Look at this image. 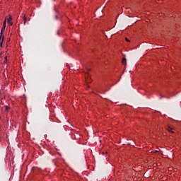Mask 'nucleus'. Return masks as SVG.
Here are the masks:
<instances>
[{"label":"nucleus","instance_id":"obj_8","mask_svg":"<svg viewBox=\"0 0 181 181\" xmlns=\"http://www.w3.org/2000/svg\"><path fill=\"white\" fill-rule=\"evenodd\" d=\"M6 111H9V107L6 106Z\"/></svg>","mask_w":181,"mask_h":181},{"label":"nucleus","instance_id":"obj_1","mask_svg":"<svg viewBox=\"0 0 181 181\" xmlns=\"http://www.w3.org/2000/svg\"><path fill=\"white\" fill-rule=\"evenodd\" d=\"M7 22L8 23H9L11 26L13 25V23L12 22V16H9V17L7 19Z\"/></svg>","mask_w":181,"mask_h":181},{"label":"nucleus","instance_id":"obj_12","mask_svg":"<svg viewBox=\"0 0 181 181\" xmlns=\"http://www.w3.org/2000/svg\"><path fill=\"white\" fill-rule=\"evenodd\" d=\"M58 16H55V19H58Z\"/></svg>","mask_w":181,"mask_h":181},{"label":"nucleus","instance_id":"obj_4","mask_svg":"<svg viewBox=\"0 0 181 181\" xmlns=\"http://www.w3.org/2000/svg\"><path fill=\"white\" fill-rule=\"evenodd\" d=\"M167 130H168L169 132L173 133V129L170 127V126L167 127Z\"/></svg>","mask_w":181,"mask_h":181},{"label":"nucleus","instance_id":"obj_2","mask_svg":"<svg viewBox=\"0 0 181 181\" xmlns=\"http://www.w3.org/2000/svg\"><path fill=\"white\" fill-rule=\"evenodd\" d=\"M122 64H124V66H126L127 65V58L124 57L122 59Z\"/></svg>","mask_w":181,"mask_h":181},{"label":"nucleus","instance_id":"obj_7","mask_svg":"<svg viewBox=\"0 0 181 181\" xmlns=\"http://www.w3.org/2000/svg\"><path fill=\"white\" fill-rule=\"evenodd\" d=\"M4 59H5L4 63H7L8 62V57H5Z\"/></svg>","mask_w":181,"mask_h":181},{"label":"nucleus","instance_id":"obj_11","mask_svg":"<svg viewBox=\"0 0 181 181\" xmlns=\"http://www.w3.org/2000/svg\"><path fill=\"white\" fill-rule=\"evenodd\" d=\"M1 35V34H0ZM2 36H3V35H0V40H1V39H2Z\"/></svg>","mask_w":181,"mask_h":181},{"label":"nucleus","instance_id":"obj_5","mask_svg":"<svg viewBox=\"0 0 181 181\" xmlns=\"http://www.w3.org/2000/svg\"><path fill=\"white\" fill-rule=\"evenodd\" d=\"M3 26H4V28H6V18H5V20L3 23Z\"/></svg>","mask_w":181,"mask_h":181},{"label":"nucleus","instance_id":"obj_6","mask_svg":"<svg viewBox=\"0 0 181 181\" xmlns=\"http://www.w3.org/2000/svg\"><path fill=\"white\" fill-rule=\"evenodd\" d=\"M2 43H4V37H3L2 40H1V42H0L1 47H2Z\"/></svg>","mask_w":181,"mask_h":181},{"label":"nucleus","instance_id":"obj_9","mask_svg":"<svg viewBox=\"0 0 181 181\" xmlns=\"http://www.w3.org/2000/svg\"><path fill=\"white\" fill-rule=\"evenodd\" d=\"M126 42H129V40L127 37H125Z\"/></svg>","mask_w":181,"mask_h":181},{"label":"nucleus","instance_id":"obj_10","mask_svg":"<svg viewBox=\"0 0 181 181\" xmlns=\"http://www.w3.org/2000/svg\"><path fill=\"white\" fill-rule=\"evenodd\" d=\"M24 23H26V18H24Z\"/></svg>","mask_w":181,"mask_h":181},{"label":"nucleus","instance_id":"obj_3","mask_svg":"<svg viewBox=\"0 0 181 181\" xmlns=\"http://www.w3.org/2000/svg\"><path fill=\"white\" fill-rule=\"evenodd\" d=\"M6 27H5L4 25H3V28H1V33L0 35H4V32H5V29H6Z\"/></svg>","mask_w":181,"mask_h":181}]
</instances>
